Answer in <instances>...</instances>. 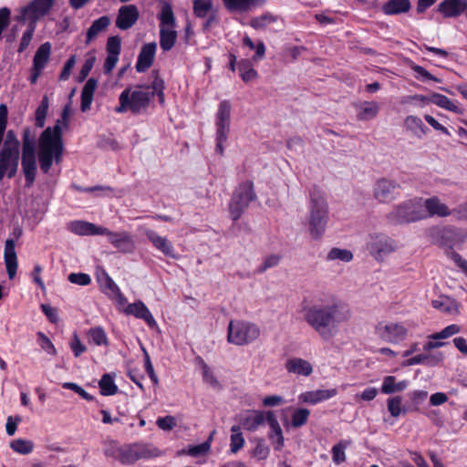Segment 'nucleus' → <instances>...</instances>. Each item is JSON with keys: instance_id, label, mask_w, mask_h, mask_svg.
<instances>
[{"instance_id": "obj_41", "label": "nucleus", "mask_w": 467, "mask_h": 467, "mask_svg": "<svg viewBox=\"0 0 467 467\" xmlns=\"http://www.w3.org/2000/svg\"><path fill=\"white\" fill-rule=\"evenodd\" d=\"M443 358V355L439 353L438 356H430L426 354H419L414 356L404 362V366H413L418 364H428V365H436Z\"/></svg>"}, {"instance_id": "obj_49", "label": "nucleus", "mask_w": 467, "mask_h": 467, "mask_svg": "<svg viewBox=\"0 0 467 467\" xmlns=\"http://www.w3.org/2000/svg\"><path fill=\"white\" fill-rule=\"evenodd\" d=\"M310 415V410L306 408L296 409L291 415V426L300 428L306 424Z\"/></svg>"}, {"instance_id": "obj_15", "label": "nucleus", "mask_w": 467, "mask_h": 467, "mask_svg": "<svg viewBox=\"0 0 467 467\" xmlns=\"http://www.w3.org/2000/svg\"><path fill=\"white\" fill-rule=\"evenodd\" d=\"M20 151L2 149L0 150V181L6 175L14 178L18 170Z\"/></svg>"}, {"instance_id": "obj_34", "label": "nucleus", "mask_w": 467, "mask_h": 467, "mask_svg": "<svg viewBox=\"0 0 467 467\" xmlns=\"http://www.w3.org/2000/svg\"><path fill=\"white\" fill-rule=\"evenodd\" d=\"M50 55L51 44L49 42L43 43L35 53L32 67L43 71L49 61Z\"/></svg>"}, {"instance_id": "obj_24", "label": "nucleus", "mask_w": 467, "mask_h": 467, "mask_svg": "<svg viewBox=\"0 0 467 467\" xmlns=\"http://www.w3.org/2000/svg\"><path fill=\"white\" fill-rule=\"evenodd\" d=\"M337 394V390L336 389H317L311 391H306L299 395V400L302 402L309 403L312 405L317 404L319 402L327 400Z\"/></svg>"}, {"instance_id": "obj_54", "label": "nucleus", "mask_w": 467, "mask_h": 467, "mask_svg": "<svg viewBox=\"0 0 467 467\" xmlns=\"http://www.w3.org/2000/svg\"><path fill=\"white\" fill-rule=\"evenodd\" d=\"M36 26L34 25L27 24L26 31L23 33L22 37L20 39V44L17 48L18 53H23L30 45L34 33L36 31Z\"/></svg>"}, {"instance_id": "obj_45", "label": "nucleus", "mask_w": 467, "mask_h": 467, "mask_svg": "<svg viewBox=\"0 0 467 467\" xmlns=\"http://www.w3.org/2000/svg\"><path fill=\"white\" fill-rule=\"evenodd\" d=\"M49 107V100L47 95L42 98V100L35 112V125L36 128H43L46 123V118L47 115Z\"/></svg>"}, {"instance_id": "obj_63", "label": "nucleus", "mask_w": 467, "mask_h": 467, "mask_svg": "<svg viewBox=\"0 0 467 467\" xmlns=\"http://www.w3.org/2000/svg\"><path fill=\"white\" fill-rule=\"evenodd\" d=\"M412 70L417 74L416 78L420 80H432L441 82V79L431 74L427 69L419 65H414Z\"/></svg>"}, {"instance_id": "obj_4", "label": "nucleus", "mask_w": 467, "mask_h": 467, "mask_svg": "<svg viewBox=\"0 0 467 467\" xmlns=\"http://www.w3.org/2000/svg\"><path fill=\"white\" fill-rule=\"evenodd\" d=\"M337 306H311L304 307V318L306 322L317 331L320 337L327 339L331 337L329 327L336 321Z\"/></svg>"}, {"instance_id": "obj_23", "label": "nucleus", "mask_w": 467, "mask_h": 467, "mask_svg": "<svg viewBox=\"0 0 467 467\" xmlns=\"http://www.w3.org/2000/svg\"><path fill=\"white\" fill-rule=\"evenodd\" d=\"M68 230L78 235H102L106 233L102 226L86 221H73L68 224Z\"/></svg>"}, {"instance_id": "obj_31", "label": "nucleus", "mask_w": 467, "mask_h": 467, "mask_svg": "<svg viewBox=\"0 0 467 467\" xmlns=\"http://www.w3.org/2000/svg\"><path fill=\"white\" fill-rule=\"evenodd\" d=\"M225 8L231 12H248L253 7L262 5L265 0H223Z\"/></svg>"}, {"instance_id": "obj_33", "label": "nucleus", "mask_w": 467, "mask_h": 467, "mask_svg": "<svg viewBox=\"0 0 467 467\" xmlns=\"http://www.w3.org/2000/svg\"><path fill=\"white\" fill-rule=\"evenodd\" d=\"M110 25V18L108 16H102L98 19L94 20L91 26L88 27L86 34L85 43L88 45L91 41L97 38V36L105 31Z\"/></svg>"}, {"instance_id": "obj_5", "label": "nucleus", "mask_w": 467, "mask_h": 467, "mask_svg": "<svg viewBox=\"0 0 467 467\" xmlns=\"http://www.w3.org/2000/svg\"><path fill=\"white\" fill-rule=\"evenodd\" d=\"M146 86L138 85L134 90H131L130 87L126 88L119 97L116 112L123 113L130 110L132 114H140L146 110L152 98V94L146 88Z\"/></svg>"}, {"instance_id": "obj_17", "label": "nucleus", "mask_w": 467, "mask_h": 467, "mask_svg": "<svg viewBox=\"0 0 467 467\" xmlns=\"http://www.w3.org/2000/svg\"><path fill=\"white\" fill-rule=\"evenodd\" d=\"M139 18L138 7L135 5H126L119 7L115 24L119 29L128 30L137 23Z\"/></svg>"}, {"instance_id": "obj_20", "label": "nucleus", "mask_w": 467, "mask_h": 467, "mask_svg": "<svg viewBox=\"0 0 467 467\" xmlns=\"http://www.w3.org/2000/svg\"><path fill=\"white\" fill-rule=\"evenodd\" d=\"M157 45L154 42L144 44L138 55L135 65L136 71L143 73L147 71L153 64Z\"/></svg>"}, {"instance_id": "obj_62", "label": "nucleus", "mask_w": 467, "mask_h": 467, "mask_svg": "<svg viewBox=\"0 0 467 467\" xmlns=\"http://www.w3.org/2000/svg\"><path fill=\"white\" fill-rule=\"evenodd\" d=\"M68 281L72 284L86 286L91 283V278L89 275L85 273H71L68 275Z\"/></svg>"}, {"instance_id": "obj_3", "label": "nucleus", "mask_w": 467, "mask_h": 467, "mask_svg": "<svg viewBox=\"0 0 467 467\" xmlns=\"http://www.w3.org/2000/svg\"><path fill=\"white\" fill-rule=\"evenodd\" d=\"M428 236L432 244L445 248L446 255L467 275V260L453 251V247L460 242V234L457 230L449 226H435L428 230Z\"/></svg>"}, {"instance_id": "obj_12", "label": "nucleus", "mask_w": 467, "mask_h": 467, "mask_svg": "<svg viewBox=\"0 0 467 467\" xmlns=\"http://www.w3.org/2000/svg\"><path fill=\"white\" fill-rule=\"evenodd\" d=\"M375 335L382 341L399 344L408 336V328L400 322H379L375 326Z\"/></svg>"}, {"instance_id": "obj_51", "label": "nucleus", "mask_w": 467, "mask_h": 467, "mask_svg": "<svg viewBox=\"0 0 467 467\" xmlns=\"http://www.w3.org/2000/svg\"><path fill=\"white\" fill-rule=\"evenodd\" d=\"M10 447L14 451L26 455L33 451L34 443L29 440L16 439L11 441Z\"/></svg>"}, {"instance_id": "obj_28", "label": "nucleus", "mask_w": 467, "mask_h": 467, "mask_svg": "<svg viewBox=\"0 0 467 467\" xmlns=\"http://www.w3.org/2000/svg\"><path fill=\"white\" fill-rule=\"evenodd\" d=\"M97 87L98 81L94 78H88L85 83L80 96V109L82 112L90 109Z\"/></svg>"}, {"instance_id": "obj_22", "label": "nucleus", "mask_w": 467, "mask_h": 467, "mask_svg": "<svg viewBox=\"0 0 467 467\" xmlns=\"http://www.w3.org/2000/svg\"><path fill=\"white\" fill-rule=\"evenodd\" d=\"M125 312L128 315H132L137 318L144 320L150 327H153L157 324L150 311L142 301L129 304Z\"/></svg>"}, {"instance_id": "obj_14", "label": "nucleus", "mask_w": 467, "mask_h": 467, "mask_svg": "<svg viewBox=\"0 0 467 467\" xmlns=\"http://www.w3.org/2000/svg\"><path fill=\"white\" fill-rule=\"evenodd\" d=\"M400 185L395 181L382 178L376 182L373 194L380 202H389L400 195Z\"/></svg>"}, {"instance_id": "obj_36", "label": "nucleus", "mask_w": 467, "mask_h": 467, "mask_svg": "<svg viewBox=\"0 0 467 467\" xmlns=\"http://www.w3.org/2000/svg\"><path fill=\"white\" fill-rule=\"evenodd\" d=\"M431 306L433 308L438 309L444 314L454 315L459 314L460 312V304L449 297H446L445 299L432 300Z\"/></svg>"}, {"instance_id": "obj_37", "label": "nucleus", "mask_w": 467, "mask_h": 467, "mask_svg": "<svg viewBox=\"0 0 467 467\" xmlns=\"http://www.w3.org/2000/svg\"><path fill=\"white\" fill-rule=\"evenodd\" d=\"M404 124L408 130L411 131L419 138H421L429 131V129L424 125L421 119L417 116H408L404 120Z\"/></svg>"}, {"instance_id": "obj_21", "label": "nucleus", "mask_w": 467, "mask_h": 467, "mask_svg": "<svg viewBox=\"0 0 467 467\" xmlns=\"http://www.w3.org/2000/svg\"><path fill=\"white\" fill-rule=\"evenodd\" d=\"M467 8V0H443L437 8L444 18L458 17Z\"/></svg>"}, {"instance_id": "obj_16", "label": "nucleus", "mask_w": 467, "mask_h": 467, "mask_svg": "<svg viewBox=\"0 0 467 467\" xmlns=\"http://www.w3.org/2000/svg\"><path fill=\"white\" fill-rule=\"evenodd\" d=\"M106 233L102 235H107L109 242L121 253H131L135 249V244L132 236L128 232H112L106 227H103Z\"/></svg>"}, {"instance_id": "obj_9", "label": "nucleus", "mask_w": 467, "mask_h": 467, "mask_svg": "<svg viewBox=\"0 0 467 467\" xmlns=\"http://www.w3.org/2000/svg\"><path fill=\"white\" fill-rule=\"evenodd\" d=\"M260 336L259 327L247 321H230L227 339L229 343L237 346L248 345Z\"/></svg>"}, {"instance_id": "obj_27", "label": "nucleus", "mask_w": 467, "mask_h": 467, "mask_svg": "<svg viewBox=\"0 0 467 467\" xmlns=\"http://www.w3.org/2000/svg\"><path fill=\"white\" fill-rule=\"evenodd\" d=\"M424 207L426 209V218L428 216H440L446 217L452 214V211L449 207L442 203L438 197H431L425 200Z\"/></svg>"}, {"instance_id": "obj_29", "label": "nucleus", "mask_w": 467, "mask_h": 467, "mask_svg": "<svg viewBox=\"0 0 467 467\" xmlns=\"http://www.w3.org/2000/svg\"><path fill=\"white\" fill-rule=\"evenodd\" d=\"M150 77L152 81L150 84L146 86L147 89H152L150 93L152 94V98L156 95L158 97L159 103L163 105L165 102V82L163 78L160 75L159 69H153L150 73Z\"/></svg>"}, {"instance_id": "obj_38", "label": "nucleus", "mask_w": 467, "mask_h": 467, "mask_svg": "<svg viewBox=\"0 0 467 467\" xmlns=\"http://www.w3.org/2000/svg\"><path fill=\"white\" fill-rule=\"evenodd\" d=\"M160 20V27H175L176 20L173 14L172 7L169 3H163L160 14L158 15Z\"/></svg>"}, {"instance_id": "obj_1", "label": "nucleus", "mask_w": 467, "mask_h": 467, "mask_svg": "<svg viewBox=\"0 0 467 467\" xmlns=\"http://www.w3.org/2000/svg\"><path fill=\"white\" fill-rule=\"evenodd\" d=\"M64 151L63 133L58 127H47L39 136L37 160L43 173L49 172L53 162L62 161Z\"/></svg>"}, {"instance_id": "obj_6", "label": "nucleus", "mask_w": 467, "mask_h": 467, "mask_svg": "<svg viewBox=\"0 0 467 467\" xmlns=\"http://www.w3.org/2000/svg\"><path fill=\"white\" fill-rule=\"evenodd\" d=\"M21 166L26 186L31 187L36 180L37 165L36 156V132L26 127L22 132Z\"/></svg>"}, {"instance_id": "obj_56", "label": "nucleus", "mask_w": 467, "mask_h": 467, "mask_svg": "<svg viewBox=\"0 0 467 467\" xmlns=\"http://www.w3.org/2000/svg\"><path fill=\"white\" fill-rule=\"evenodd\" d=\"M37 337V343L41 347L43 350H45L47 353L56 356L57 355V349L52 343V341L47 337L45 333L39 331L36 333Z\"/></svg>"}, {"instance_id": "obj_25", "label": "nucleus", "mask_w": 467, "mask_h": 467, "mask_svg": "<svg viewBox=\"0 0 467 467\" xmlns=\"http://www.w3.org/2000/svg\"><path fill=\"white\" fill-rule=\"evenodd\" d=\"M265 418L266 412L252 410L241 418L239 426H242L245 431H254L265 423Z\"/></svg>"}, {"instance_id": "obj_40", "label": "nucleus", "mask_w": 467, "mask_h": 467, "mask_svg": "<svg viewBox=\"0 0 467 467\" xmlns=\"http://www.w3.org/2000/svg\"><path fill=\"white\" fill-rule=\"evenodd\" d=\"M238 70L242 80L245 83L258 78V73L249 59H241L238 62Z\"/></svg>"}, {"instance_id": "obj_48", "label": "nucleus", "mask_w": 467, "mask_h": 467, "mask_svg": "<svg viewBox=\"0 0 467 467\" xmlns=\"http://www.w3.org/2000/svg\"><path fill=\"white\" fill-rule=\"evenodd\" d=\"M212 12V0H193V13L197 17L204 18Z\"/></svg>"}, {"instance_id": "obj_55", "label": "nucleus", "mask_w": 467, "mask_h": 467, "mask_svg": "<svg viewBox=\"0 0 467 467\" xmlns=\"http://www.w3.org/2000/svg\"><path fill=\"white\" fill-rule=\"evenodd\" d=\"M197 359L202 368V374L203 381L210 384L213 387L219 386L218 379L213 375V373L211 371L209 366L205 363V361L201 357H198Z\"/></svg>"}, {"instance_id": "obj_32", "label": "nucleus", "mask_w": 467, "mask_h": 467, "mask_svg": "<svg viewBox=\"0 0 467 467\" xmlns=\"http://www.w3.org/2000/svg\"><path fill=\"white\" fill-rule=\"evenodd\" d=\"M265 420L267 421V423L270 427V430H271V431L269 433V438L270 439H274L275 437L276 438V441H275L276 445H275V449L277 451L281 450L284 447L283 431H282L280 424L273 411H271V410L266 411Z\"/></svg>"}, {"instance_id": "obj_10", "label": "nucleus", "mask_w": 467, "mask_h": 467, "mask_svg": "<svg viewBox=\"0 0 467 467\" xmlns=\"http://www.w3.org/2000/svg\"><path fill=\"white\" fill-rule=\"evenodd\" d=\"M55 5V0H31L19 10L15 20L19 24L34 25L37 26L38 21L45 17Z\"/></svg>"}, {"instance_id": "obj_58", "label": "nucleus", "mask_w": 467, "mask_h": 467, "mask_svg": "<svg viewBox=\"0 0 467 467\" xmlns=\"http://www.w3.org/2000/svg\"><path fill=\"white\" fill-rule=\"evenodd\" d=\"M106 50L108 54L119 56L121 51V38L119 36H109L107 40Z\"/></svg>"}, {"instance_id": "obj_13", "label": "nucleus", "mask_w": 467, "mask_h": 467, "mask_svg": "<svg viewBox=\"0 0 467 467\" xmlns=\"http://www.w3.org/2000/svg\"><path fill=\"white\" fill-rule=\"evenodd\" d=\"M395 242L384 234H373L369 235L367 249L376 260L381 261L389 254L394 252Z\"/></svg>"}, {"instance_id": "obj_42", "label": "nucleus", "mask_w": 467, "mask_h": 467, "mask_svg": "<svg viewBox=\"0 0 467 467\" xmlns=\"http://www.w3.org/2000/svg\"><path fill=\"white\" fill-rule=\"evenodd\" d=\"M379 110V104L375 101H364L357 117L359 120H368L377 117Z\"/></svg>"}, {"instance_id": "obj_2", "label": "nucleus", "mask_w": 467, "mask_h": 467, "mask_svg": "<svg viewBox=\"0 0 467 467\" xmlns=\"http://www.w3.org/2000/svg\"><path fill=\"white\" fill-rule=\"evenodd\" d=\"M309 233L315 239H319L325 234L329 220L328 204L324 192L313 186L309 192Z\"/></svg>"}, {"instance_id": "obj_18", "label": "nucleus", "mask_w": 467, "mask_h": 467, "mask_svg": "<svg viewBox=\"0 0 467 467\" xmlns=\"http://www.w3.org/2000/svg\"><path fill=\"white\" fill-rule=\"evenodd\" d=\"M145 235L153 247L161 252L165 256L172 259H179L180 256L176 253L172 243L166 237L159 235L157 232L150 229H147L145 231Z\"/></svg>"}, {"instance_id": "obj_60", "label": "nucleus", "mask_w": 467, "mask_h": 467, "mask_svg": "<svg viewBox=\"0 0 467 467\" xmlns=\"http://www.w3.org/2000/svg\"><path fill=\"white\" fill-rule=\"evenodd\" d=\"M401 397L396 396L389 398L387 401L388 410L393 417H398L401 413Z\"/></svg>"}, {"instance_id": "obj_46", "label": "nucleus", "mask_w": 467, "mask_h": 467, "mask_svg": "<svg viewBox=\"0 0 467 467\" xmlns=\"http://www.w3.org/2000/svg\"><path fill=\"white\" fill-rule=\"evenodd\" d=\"M351 444L349 440H341L332 447V460L336 464H340L346 461L345 450Z\"/></svg>"}, {"instance_id": "obj_64", "label": "nucleus", "mask_w": 467, "mask_h": 467, "mask_svg": "<svg viewBox=\"0 0 467 467\" xmlns=\"http://www.w3.org/2000/svg\"><path fill=\"white\" fill-rule=\"evenodd\" d=\"M281 256L277 254H271L264 260V263L257 269V273L262 274L265 272L268 268H272L276 266L280 262Z\"/></svg>"}, {"instance_id": "obj_11", "label": "nucleus", "mask_w": 467, "mask_h": 467, "mask_svg": "<svg viewBox=\"0 0 467 467\" xmlns=\"http://www.w3.org/2000/svg\"><path fill=\"white\" fill-rule=\"evenodd\" d=\"M231 102L227 99L221 101L218 105L215 115L216 126V147L215 151L221 156L223 155V144L228 140L231 123Z\"/></svg>"}, {"instance_id": "obj_7", "label": "nucleus", "mask_w": 467, "mask_h": 467, "mask_svg": "<svg viewBox=\"0 0 467 467\" xmlns=\"http://www.w3.org/2000/svg\"><path fill=\"white\" fill-rule=\"evenodd\" d=\"M256 198L253 182L246 181L240 183L229 202V213L232 220L234 222L239 220L244 212L249 207L250 202L256 200Z\"/></svg>"}, {"instance_id": "obj_52", "label": "nucleus", "mask_w": 467, "mask_h": 467, "mask_svg": "<svg viewBox=\"0 0 467 467\" xmlns=\"http://www.w3.org/2000/svg\"><path fill=\"white\" fill-rule=\"evenodd\" d=\"M353 259V254L348 249L332 248L327 254V260H340L342 262H350Z\"/></svg>"}, {"instance_id": "obj_57", "label": "nucleus", "mask_w": 467, "mask_h": 467, "mask_svg": "<svg viewBox=\"0 0 467 467\" xmlns=\"http://www.w3.org/2000/svg\"><path fill=\"white\" fill-rule=\"evenodd\" d=\"M461 327L458 325L451 324L444 327L441 331L431 335L430 337L435 340L444 339L459 333Z\"/></svg>"}, {"instance_id": "obj_35", "label": "nucleus", "mask_w": 467, "mask_h": 467, "mask_svg": "<svg viewBox=\"0 0 467 467\" xmlns=\"http://www.w3.org/2000/svg\"><path fill=\"white\" fill-rule=\"evenodd\" d=\"M174 27H160V46L163 51L171 50L177 41Z\"/></svg>"}, {"instance_id": "obj_8", "label": "nucleus", "mask_w": 467, "mask_h": 467, "mask_svg": "<svg viewBox=\"0 0 467 467\" xmlns=\"http://www.w3.org/2000/svg\"><path fill=\"white\" fill-rule=\"evenodd\" d=\"M426 218L421 199H411L403 202L389 213L388 219L395 224L409 223Z\"/></svg>"}, {"instance_id": "obj_53", "label": "nucleus", "mask_w": 467, "mask_h": 467, "mask_svg": "<svg viewBox=\"0 0 467 467\" xmlns=\"http://www.w3.org/2000/svg\"><path fill=\"white\" fill-rule=\"evenodd\" d=\"M20 141L17 139L16 133L13 130H7L3 142L2 149L13 150L20 151Z\"/></svg>"}, {"instance_id": "obj_19", "label": "nucleus", "mask_w": 467, "mask_h": 467, "mask_svg": "<svg viewBox=\"0 0 467 467\" xmlns=\"http://www.w3.org/2000/svg\"><path fill=\"white\" fill-rule=\"evenodd\" d=\"M97 280L99 285L100 290L108 297L119 301H121L124 298L119 287L109 276L106 270L101 269V272L97 275Z\"/></svg>"}, {"instance_id": "obj_26", "label": "nucleus", "mask_w": 467, "mask_h": 467, "mask_svg": "<svg viewBox=\"0 0 467 467\" xmlns=\"http://www.w3.org/2000/svg\"><path fill=\"white\" fill-rule=\"evenodd\" d=\"M285 367L289 373L298 376L308 377L313 372V366L311 363L301 358H292L287 359Z\"/></svg>"}, {"instance_id": "obj_61", "label": "nucleus", "mask_w": 467, "mask_h": 467, "mask_svg": "<svg viewBox=\"0 0 467 467\" xmlns=\"http://www.w3.org/2000/svg\"><path fill=\"white\" fill-rule=\"evenodd\" d=\"M142 350H143V353H144V367H145V370H146L149 378L150 379L151 382L154 385H157L159 383V379H158L157 375L155 374V371H154V368H153V365H152V363L150 361V355H149V353L147 352V350L144 348H142Z\"/></svg>"}, {"instance_id": "obj_47", "label": "nucleus", "mask_w": 467, "mask_h": 467, "mask_svg": "<svg viewBox=\"0 0 467 467\" xmlns=\"http://www.w3.org/2000/svg\"><path fill=\"white\" fill-rule=\"evenodd\" d=\"M231 443L230 448L233 453L239 451L244 445V439L241 432V427L239 425H234L231 428Z\"/></svg>"}, {"instance_id": "obj_59", "label": "nucleus", "mask_w": 467, "mask_h": 467, "mask_svg": "<svg viewBox=\"0 0 467 467\" xmlns=\"http://www.w3.org/2000/svg\"><path fill=\"white\" fill-rule=\"evenodd\" d=\"M4 259L5 262H17V256L16 253V243L13 239H7L5 241Z\"/></svg>"}, {"instance_id": "obj_44", "label": "nucleus", "mask_w": 467, "mask_h": 467, "mask_svg": "<svg viewBox=\"0 0 467 467\" xmlns=\"http://www.w3.org/2000/svg\"><path fill=\"white\" fill-rule=\"evenodd\" d=\"M277 21V16L273 14L266 12L262 14L259 16L253 17L250 20V26L255 30L265 29L267 26L275 23Z\"/></svg>"}, {"instance_id": "obj_43", "label": "nucleus", "mask_w": 467, "mask_h": 467, "mask_svg": "<svg viewBox=\"0 0 467 467\" xmlns=\"http://www.w3.org/2000/svg\"><path fill=\"white\" fill-rule=\"evenodd\" d=\"M100 394L103 396H111L118 392V386L114 382V378L109 374H104L99 381Z\"/></svg>"}, {"instance_id": "obj_50", "label": "nucleus", "mask_w": 467, "mask_h": 467, "mask_svg": "<svg viewBox=\"0 0 467 467\" xmlns=\"http://www.w3.org/2000/svg\"><path fill=\"white\" fill-rule=\"evenodd\" d=\"M88 335L96 346H109V339L103 327H91Z\"/></svg>"}, {"instance_id": "obj_39", "label": "nucleus", "mask_w": 467, "mask_h": 467, "mask_svg": "<svg viewBox=\"0 0 467 467\" xmlns=\"http://www.w3.org/2000/svg\"><path fill=\"white\" fill-rule=\"evenodd\" d=\"M431 103L454 113L461 112L460 108L453 101L440 93L433 92L431 95Z\"/></svg>"}, {"instance_id": "obj_30", "label": "nucleus", "mask_w": 467, "mask_h": 467, "mask_svg": "<svg viewBox=\"0 0 467 467\" xmlns=\"http://www.w3.org/2000/svg\"><path fill=\"white\" fill-rule=\"evenodd\" d=\"M410 8V0H388L383 4L381 10L387 16H397L408 13Z\"/></svg>"}]
</instances>
